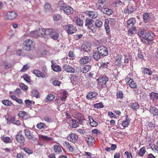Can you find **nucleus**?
I'll return each mask as SVG.
<instances>
[{"label":"nucleus","mask_w":158,"mask_h":158,"mask_svg":"<svg viewBox=\"0 0 158 158\" xmlns=\"http://www.w3.org/2000/svg\"><path fill=\"white\" fill-rule=\"evenodd\" d=\"M44 34L49 35L54 40H57L59 37L58 33L55 30L51 28H46L44 30Z\"/></svg>","instance_id":"1"},{"label":"nucleus","mask_w":158,"mask_h":158,"mask_svg":"<svg viewBox=\"0 0 158 158\" xmlns=\"http://www.w3.org/2000/svg\"><path fill=\"white\" fill-rule=\"evenodd\" d=\"M155 36V34L151 32H147L145 38L141 39L142 41L146 44L151 43L153 41V38Z\"/></svg>","instance_id":"2"},{"label":"nucleus","mask_w":158,"mask_h":158,"mask_svg":"<svg viewBox=\"0 0 158 158\" xmlns=\"http://www.w3.org/2000/svg\"><path fill=\"white\" fill-rule=\"evenodd\" d=\"M94 20L92 19L87 18L85 21V25L87 28L90 29L92 32L96 31V27L93 24Z\"/></svg>","instance_id":"3"},{"label":"nucleus","mask_w":158,"mask_h":158,"mask_svg":"<svg viewBox=\"0 0 158 158\" xmlns=\"http://www.w3.org/2000/svg\"><path fill=\"white\" fill-rule=\"evenodd\" d=\"M33 42L30 39H26L23 43V49L27 51H29L31 48Z\"/></svg>","instance_id":"4"},{"label":"nucleus","mask_w":158,"mask_h":158,"mask_svg":"<svg viewBox=\"0 0 158 158\" xmlns=\"http://www.w3.org/2000/svg\"><path fill=\"white\" fill-rule=\"evenodd\" d=\"M64 29L68 34H74L77 31V29L73 25L68 24L64 26Z\"/></svg>","instance_id":"5"},{"label":"nucleus","mask_w":158,"mask_h":158,"mask_svg":"<svg viewBox=\"0 0 158 158\" xmlns=\"http://www.w3.org/2000/svg\"><path fill=\"white\" fill-rule=\"evenodd\" d=\"M107 3V0H98L96 5V8L101 10L106 6Z\"/></svg>","instance_id":"6"},{"label":"nucleus","mask_w":158,"mask_h":158,"mask_svg":"<svg viewBox=\"0 0 158 158\" xmlns=\"http://www.w3.org/2000/svg\"><path fill=\"white\" fill-rule=\"evenodd\" d=\"M97 49L98 52L101 55V56H105L108 55V51L106 47L104 46H100L98 47Z\"/></svg>","instance_id":"7"},{"label":"nucleus","mask_w":158,"mask_h":158,"mask_svg":"<svg viewBox=\"0 0 158 158\" xmlns=\"http://www.w3.org/2000/svg\"><path fill=\"white\" fill-rule=\"evenodd\" d=\"M136 10L135 6L131 4L128 5L124 10V13L130 14L134 12Z\"/></svg>","instance_id":"8"},{"label":"nucleus","mask_w":158,"mask_h":158,"mask_svg":"<svg viewBox=\"0 0 158 158\" xmlns=\"http://www.w3.org/2000/svg\"><path fill=\"white\" fill-rule=\"evenodd\" d=\"M125 80L127 82V84L129 85L131 88H135L136 87V83L134 81L133 79L131 78L127 77L125 78Z\"/></svg>","instance_id":"9"},{"label":"nucleus","mask_w":158,"mask_h":158,"mask_svg":"<svg viewBox=\"0 0 158 158\" xmlns=\"http://www.w3.org/2000/svg\"><path fill=\"white\" fill-rule=\"evenodd\" d=\"M126 27L127 28L135 27L134 25L136 23V20L134 18H131L126 22Z\"/></svg>","instance_id":"10"},{"label":"nucleus","mask_w":158,"mask_h":158,"mask_svg":"<svg viewBox=\"0 0 158 158\" xmlns=\"http://www.w3.org/2000/svg\"><path fill=\"white\" fill-rule=\"evenodd\" d=\"M15 139L19 144H23L25 140L24 137L23 135L18 133L15 135Z\"/></svg>","instance_id":"11"},{"label":"nucleus","mask_w":158,"mask_h":158,"mask_svg":"<svg viewBox=\"0 0 158 158\" xmlns=\"http://www.w3.org/2000/svg\"><path fill=\"white\" fill-rule=\"evenodd\" d=\"M85 14L92 19L97 18L98 16V13L94 11L87 10L85 12Z\"/></svg>","instance_id":"12"},{"label":"nucleus","mask_w":158,"mask_h":158,"mask_svg":"<svg viewBox=\"0 0 158 158\" xmlns=\"http://www.w3.org/2000/svg\"><path fill=\"white\" fill-rule=\"evenodd\" d=\"M18 16L17 13L14 11H9L7 12L6 17L8 20H13L16 18Z\"/></svg>","instance_id":"13"},{"label":"nucleus","mask_w":158,"mask_h":158,"mask_svg":"<svg viewBox=\"0 0 158 158\" xmlns=\"http://www.w3.org/2000/svg\"><path fill=\"white\" fill-rule=\"evenodd\" d=\"M67 138L68 140L73 143H75L77 141L78 137L76 134L71 133V134L68 135Z\"/></svg>","instance_id":"14"},{"label":"nucleus","mask_w":158,"mask_h":158,"mask_svg":"<svg viewBox=\"0 0 158 158\" xmlns=\"http://www.w3.org/2000/svg\"><path fill=\"white\" fill-rule=\"evenodd\" d=\"M43 31L41 30L40 29H39L38 30L36 31H31L30 33L31 36L35 38H37L38 37L42 35L43 33L42 31Z\"/></svg>","instance_id":"15"},{"label":"nucleus","mask_w":158,"mask_h":158,"mask_svg":"<svg viewBox=\"0 0 158 158\" xmlns=\"http://www.w3.org/2000/svg\"><path fill=\"white\" fill-rule=\"evenodd\" d=\"M98 83L100 85H104L106 82L108 81V78L106 76L100 77L97 80Z\"/></svg>","instance_id":"16"},{"label":"nucleus","mask_w":158,"mask_h":158,"mask_svg":"<svg viewBox=\"0 0 158 158\" xmlns=\"http://www.w3.org/2000/svg\"><path fill=\"white\" fill-rule=\"evenodd\" d=\"M64 71H66L68 73H75V69L74 68L70 65L68 64L64 65L63 67Z\"/></svg>","instance_id":"17"},{"label":"nucleus","mask_w":158,"mask_h":158,"mask_svg":"<svg viewBox=\"0 0 158 158\" xmlns=\"http://www.w3.org/2000/svg\"><path fill=\"white\" fill-rule=\"evenodd\" d=\"M91 59L90 56H85L81 57L80 60V63L82 64H84L89 62Z\"/></svg>","instance_id":"18"},{"label":"nucleus","mask_w":158,"mask_h":158,"mask_svg":"<svg viewBox=\"0 0 158 158\" xmlns=\"http://www.w3.org/2000/svg\"><path fill=\"white\" fill-rule=\"evenodd\" d=\"M61 146L59 143L57 145H55L53 146V150L56 154L59 155L61 153L62 151L61 149Z\"/></svg>","instance_id":"19"},{"label":"nucleus","mask_w":158,"mask_h":158,"mask_svg":"<svg viewBox=\"0 0 158 158\" xmlns=\"http://www.w3.org/2000/svg\"><path fill=\"white\" fill-rule=\"evenodd\" d=\"M76 118L79 121V123L82 124L83 122V121L85 120L83 114L77 112L76 113Z\"/></svg>","instance_id":"20"},{"label":"nucleus","mask_w":158,"mask_h":158,"mask_svg":"<svg viewBox=\"0 0 158 158\" xmlns=\"http://www.w3.org/2000/svg\"><path fill=\"white\" fill-rule=\"evenodd\" d=\"M63 10L65 14L67 15H70L73 12V9L70 6L66 5Z\"/></svg>","instance_id":"21"},{"label":"nucleus","mask_w":158,"mask_h":158,"mask_svg":"<svg viewBox=\"0 0 158 158\" xmlns=\"http://www.w3.org/2000/svg\"><path fill=\"white\" fill-rule=\"evenodd\" d=\"M73 21L76 24L80 27H83L84 22L82 20L77 17H75L73 19Z\"/></svg>","instance_id":"22"},{"label":"nucleus","mask_w":158,"mask_h":158,"mask_svg":"<svg viewBox=\"0 0 158 158\" xmlns=\"http://www.w3.org/2000/svg\"><path fill=\"white\" fill-rule=\"evenodd\" d=\"M130 121L131 119L129 118L128 115H125V120L122 122V126L124 127H127L128 126Z\"/></svg>","instance_id":"23"},{"label":"nucleus","mask_w":158,"mask_h":158,"mask_svg":"<svg viewBox=\"0 0 158 158\" xmlns=\"http://www.w3.org/2000/svg\"><path fill=\"white\" fill-rule=\"evenodd\" d=\"M123 56L120 54H117L116 57V60L115 61V64L116 65L119 66L121 65V60Z\"/></svg>","instance_id":"24"},{"label":"nucleus","mask_w":158,"mask_h":158,"mask_svg":"<svg viewBox=\"0 0 158 158\" xmlns=\"http://www.w3.org/2000/svg\"><path fill=\"white\" fill-rule=\"evenodd\" d=\"M150 113L154 116L158 117V109L156 107L152 106L150 108Z\"/></svg>","instance_id":"25"},{"label":"nucleus","mask_w":158,"mask_h":158,"mask_svg":"<svg viewBox=\"0 0 158 158\" xmlns=\"http://www.w3.org/2000/svg\"><path fill=\"white\" fill-rule=\"evenodd\" d=\"M101 10V11L104 14L109 16L111 15L113 13V11L111 9L105 7Z\"/></svg>","instance_id":"26"},{"label":"nucleus","mask_w":158,"mask_h":158,"mask_svg":"<svg viewBox=\"0 0 158 158\" xmlns=\"http://www.w3.org/2000/svg\"><path fill=\"white\" fill-rule=\"evenodd\" d=\"M67 4L63 1H59L57 5V7L60 10H63Z\"/></svg>","instance_id":"27"},{"label":"nucleus","mask_w":158,"mask_h":158,"mask_svg":"<svg viewBox=\"0 0 158 158\" xmlns=\"http://www.w3.org/2000/svg\"><path fill=\"white\" fill-rule=\"evenodd\" d=\"M24 132L26 138L29 139H31L33 138L32 133L28 129L24 130Z\"/></svg>","instance_id":"28"},{"label":"nucleus","mask_w":158,"mask_h":158,"mask_svg":"<svg viewBox=\"0 0 158 158\" xmlns=\"http://www.w3.org/2000/svg\"><path fill=\"white\" fill-rule=\"evenodd\" d=\"M97 95L98 94L95 91L90 92L87 95L86 98L89 100L90 99L95 98Z\"/></svg>","instance_id":"29"},{"label":"nucleus","mask_w":158,"mask_h":158,"mask_svg":"<svg viewBox=\"0 0 158 158\" xmlns=\"http://www.w3.org/2000/svg\"><path fill=\"white\" fill-rule=\"evenodd\" d=\"M88 118L89 119V123L91 126L93 127H96L98 125V123L94 120L92 116H88Z\"/></svg>","instance_id":"30"},{"label":"nucleus","mask_w":158,"mask_h":158,"mask_svg":"<svg viewBox=\"0 0 158 158\" xmlns=\"http://www.w3.org/2000/svg\"><path fill=\"white\" fill-rule=\"evenodd\" d=\"M33 73L39 77L43 78L45 76V74L39 70H34L33 71Z\"/></svg>","instance_id":"31"},{"label":"nucleus","mask_w":158,"mask_h":158,"mask_svg":"<svg viewBox=\"0 0 158 158\" xmlns=\"http://www.w3.org/2000/svg\"><path fill=\"white\" fill-rule=\"evenodd\" d=\"M109 23V21L108 19H105L104 26L105 28L106 33L107 34H109L110 31Z\"/></svg>","instance_id":"32"},{"label":"nucleus","mask_w":158,"mask_h":158,"mask_svg":"<svg viewBox=\"0 0 158 158\" xmlns=\"http://www.w3.org/2000/svg\"><path fill=\"white\" fill-rule=\"evenodd\" d=\"M91 67L88 65H85L81 69H80V72H82V73H86L89 71L91 69Z\"/></svg>","instance_id":"33"},{"label":"nucleus","mask_w":158,"mask_h":158,"mask_svg":"<svg viewBox=\"0 0 158 158\" xmlns=\"http://www.w3.org/2000/svg\"><path fill=\"white\" fill-rule=\"evenodd\" d=\"M63 144L65 147H66L67 148H68L70 152H73V148L68 142L67 141L64 142Z\"/></svg>","instance_id":"34"},{"label":"nucleus","mask_w":158,"mask_h":158,"mask_svg":"<svg viewBox=\"0 0 158 158\" xmlns=\"http://www.w3.org/2000/svg\"><path fill=\"white\" fill-rule=\"evenodd\" d=\"M128 35L132 36L136 33V28L135 27H133L131 28H128Z\"/></svg>","instance_id":"35"},{"label":"nucleus","mask_w":158,"mask_h":158,"mask_svg":"<svg viewBox=\"0 0 158 158\" xmlns=\"http://www.w3.org/2000/svg\"><path fill=\"white\" fill-rule=\"evenodd\" d=\"M88 144L89 146H93V143L95 141V139L94 137L92 136H90L87 138L86 139Z\"/></svg>","instance_id":"36"},{"label":"nucleus","mask_w":158,"mask_h":158,"mask_svg":"<svg viewBox=\"0 0 158 158\" xmlns=\"http://www.w3.org/2000/svg\"><path fill=\"white\" fill-rule=\"evenodd\" d=\"M2 141L5 143H9L12 142V139L9 137H3L1 139Z\"/></svg>","instance_id":"37"},{"label":"nucleus","mask_w":158,"mask_h":158,"mask_svg":"<svg viewBox=\"0 0 158 158\" xmlns=\"http://www.w3.org/2000/svg\"><path fill=\"white\" fill-rule=\"evenodd\" d=\"M52 65L51 67L53 70L54 71L59 72L60 71L61 69L60 66L58 65H54V64L52 63V61H51Z\"/></svg>","instance_id":"38"},{"label":"nucleus","mask_w":158,"mask_h":158,"mask_svg":"<svg viewBox=\"0 0 158 158\" xmlns=\"http://www.w3.org/2000/svg\"><path fill=\"white\" fill-rule=\"evenodd\" d=\"M143 21L145 23L148 22L150 18L149 13L148 12L144 13L143 15Z\"/></svg>","instance_id":"39"},{"label":"nucleus","mask_w":158,"mask_h":158,"mask_svg":"<svg viewBox=\"0 0 158 158\" xmlns=\"http://www.w3.org/2000/svg\"><path fill=\"white\" fill-rule=\"evenodd\" d=\"M93 56L94 59L95 60H98L100 58L101 55L98 52V51H96L93 52Z\"/></svg>","instance_id":"40"},{"label":"nucleus","mask_w":158,"mask_h":158,"mask_svg":"<svg viewBox=\"0 0 158 158\" xmlns=\"http://www.w3.org/2000/svg\"><path fill=\"white\" fill-rule=\"evenodd\" d=\"M147 32L144 30H140L139 31L138 33V35L141 37L142 38H145Z\"/></svg>","instance_id":"41"},{"label":"nucleus","mask_w":158,"mask_h":158,"mask_svg":"<svg viewBox=\"0 0 158 158\" xmlns=\"http://www.w3.org/2000/svg\"><path fill=\"white\" fill-rule=\"evenodd\" d=\"M150 98L153 100L158 99V94L154 92H151L149 94Z\"/></svg>","instance_id":"42"},{"label":"nucleus","mask_w":158,"mask_h":158,"mask_svg":"<svg viewBox=\"0 0 158 158\" xmlns=\"http://www.w3.org/2000/svg\"><path fill=\"white\" fill-rule=\"evenodd\" d=\"M82 47V49L84 51L87 52L90 51L91 50V47L89 44H87L85 45L84 44H83Z\"/></svg>","instance_id":"43"},{"label":"nucleus","mask_w":158,"mask_h":158,"mask_svg":"<svg viewBox=\"0 0 158 158\" xmlns=\"http://www.w3.org/2000/svg\"><path fill=\"white\" fill-rule=\"evenodd\" d=\"M37 128L39 129H45L47 128L46 125L44 123L40 122L36 125Z\"/></svg>","instance_id":"44"},{"label":"nucleus","mask_w":158,"mask_h":158,"mask_svg":"<svg viewBox=\"0 0 158 158\" xmlns=\"http://www.w3.org/2000/svg\"><path fill=\"white\" fill-rule=\"evenodd\" d=\"M102 22L99 19H97L96 20L95 23V26L96 27V30L97 27L100 28L102 27Z\"/></svg>","instance_id":"45"},{"label":"nucleus","mask_w":158,"mask_h":158,"mask_svg":"<svg viewBox=\"0 0 158 158\" xmlns=\"http://www.w3.org/2000/svg\"><path fill=\"white\" fill-rule=\"evenodd\" d=\"M131 108L134 110H136L139 108V105L137 102L133 103L131 106Z\"/></svg>","instance_id":"46"},{"label":"nucleus","mask_w":158,"mask_h":158,"mask_svg":"<svg viewBox=\"0 0 158 158\" xmlns=\"http://www.w3.org/2000/svg\"><path fill=\"white\" fill-rule=\"evenodd\" d=\"M55 96L52 94H48L46 98V102H51L55 98Z\"/></svg>","instance_id":"47"},{"label":"nucleus","mask_w":158,"mask_h":158,"mask_svg":"<svg viewBox=\"0 0 158 158\" xmlns=\"http://www.w3.org/2000/svg\"><path fill=\"white\" fill-rule=\"evenodd\" d=\"M143 70L144 74L151 75L152 73L151 69L147 68H143Z\"/></svg>","instance_id":"48"},{"label":"nucleus","mask_w":158,"mask_h":158,"mask_svg":"<svg viewBox=\"0 0 158 158\" xmlns=\"http://www.w3.org/2000/svg\"><path fill=\"white\" fill-rule=\"evenodd\" d=\"M146 152L145 148L144 147H143L140 149L138 155L139 156H142L145 154Z\"/></svg>","instance_id":"49"},{"label":"nucleus","mask_w":158,"mask_h":158,"mask_svg":"<svg viewBox=\"0 0 158 158\" xmlns=\"http://www.w3.org/2000/svg\"><path fill=\"white\" fill-rule=\"evenodd\" d=\"M72 120L73 122L72 124V127L73 128H76L79 126V123L77 121L76 119H72Z\"/></svg>","instance_id":"50"},{"label":"nucleus","mask_w":158,"mask_h":158,"mask_svg":"<svg viewBox=\"0 0 158 158\" xmlns=\"http://www.w3.org/2000/svg\"><path fill=\"white\" fill-rule=\"evenodd\" d=\"M10 98L16 101L19 104H22L23 103V101L22 99L18 98L16 96L14 95H11Z\"/></svg>","instance_id":"51"},{"label":"nucleus","mask_w":158,"mask_h":158,"mask_svg":"<svg viewBox=\"0 0 158 158\" xmlns=\"http://www.w3.org/2000/svg\"><path fill=\"white\" fill-rule=\"evenodd\" d=\"M2 102L6 106H10L13 104V103L11 102L8 100H3Z\"/></svg>","instance_id":"52"},{"label":"nucleus","mask_w":158,"mask_h":158,"mask_svg":"<svg viewBox=\"0 0 158 158\" xmlns=\"http://www.w3.org/2000/svg\"><path fill=\"white\" fill-rule=\"evenodd\" d=\"M151 148L155 153L158 154V146L157 145L154 144H152L151 147Z\"/></svg>","instance_id":"53"},{"label":"nucleus","mask_w":158,"mask_h":158,"mask_svg":"<svg viewBox=\"0 0 158 158\" xmlns=\"http://www.w3.org/2000/svg\"><path fill=\"white\" fill-rule=\"evenodd\" d=\"M117 98L119 99H122L123 97V93L122 91H119L117 92L116 94Z\"/></svg>","instance_id":"54"},{"label":"nucleus","mask_w":158,"mask_h":158,"mask_svg":"<svg viewBox=\"0 0 158 158\" xmlns=\"http://www.w3.org/2000/svg\"><path fill=\"white\" fill-rule=\"evenodd\" d=\"M132 57L131 55H127L125 56L124 63H128L129 61H131Z\"/></svg>","instance_id":"55"},{"label":"nucleus","mask_w":158,"mask_h":158,"mask_svg":"<svg viewBox=\"0 0 158 158\" xmlns=\"http://www.w3.org/2000/svg\"><path fill=\"white\" fill-rule=\"evenodd\" d=\"M40 137L42 139L46 141H51L52 140V139L51 138L47 136L42 135H40Z\"/></svg>","instance_id":"56"},{"label":"nucleus","mask_w":158,"mask_h":158,"mask_svg":"<svg viewBox=\"0 0 158 158\" xmlns=\"http://www.w3.org/2000/svg\"><path fill=\"white\" fill-rule=\"evenodd\" d=\"M18 115L19 117L22 118L23 119H26L25 116L26 114L25 111H19L18 114Z\"/></svg>","instance_id":"57"},{"label":"nucleus","mask_w":158,"mask_h":158,"mask_svg":"<svg viewBox=\"0 0 158 158\" xmlns=\"http://www.w3.org/2000/svg\"><path fill=\"white\" fill-rule=\"evenodd\" d=\"M67 92L66 91L63 92L61 97H60V99L62 100H65L67 98Z\"/></svg>","instance_id":"58"},{"label":"nucleus","mask_w":158,"mask_h":158,"mask_svg":"<svg viewBox=\"0 0 158 158\" xmlns=\"http://www.w3.org/2000/svg\"><path fill=\"white\" fill-rule=\"evenodd\" d=\"M20 87L23 90L26 91L28 89V86L23 83H20L19 84Z\"/></svg>","instance_id":"59"},{"label":"nucleus","mask_w":158,"mask_h":158,"mask_svg":"<svg viewBox=\"0 0 158 158\" xmlns=\"http://www.w3.org/2000/svg\"><path fill=\"white\" fill-rule=\"evenodd\" d=\"M94 108L97 109H99L101 108H102L103 106V105L102 102H99L97 103L94 105Z\"/></svg>","instance_id":"60"},{"label":"nucleus","mask_w":158,"mask_h":158,"mask_svg":"<svg viewBox=\"0 0 158 158\" xmlns=\"http://www.w3.org/2000/svg\"><path fill=\"white\" fill-rule=\"evenodd\" d=\"M109 63V62H102L101 63V66L100 67L102 68H106L107 69L109 67L108 64Z\"/></svg>","instance_id":"61"},{"label":"nucleus","mask_w":158,"mask_h":158,"mask_svg":"<svg viewBox=\"0 0 158 158\" xmlns=\"http://www.w3.org/2000/svg\"><path fill=\"white\" fill-rule=\"evenodd\" d=\"M32 101L28 99H27L25 101V103L26 106L28 107H30L31 106V105Z\"/></svg>","instance_id":"62"},{"label":"nucleus","mask_w":158,"mask_h":158,"mask_svg":"<svg viewBox=\"0 0 158 158\" xmlns=\"http://www.w3.org/2000/svg\"><path fill=\"white\" fill-rule=\"evenodd\" d=\"M7 120L8 122L14 124L15 121V118L14 117H8Z\"/></svg>","instance_id":"63"},{"label":"nucleus","mask_w":158,"mask_h":158,"mask_svg":"<svg viewBox=\"0 0 158 158\" xmlns=\"http://www.w3.org/2000/svg\"><path fill=\"white\" fill-rule=\"evenodd\" d=\"M2 149L5 151V152H3V153L5 154L6 156H8L10 152V148H2Z\"/></svg>","instance_id":"64"}]
</instances>
